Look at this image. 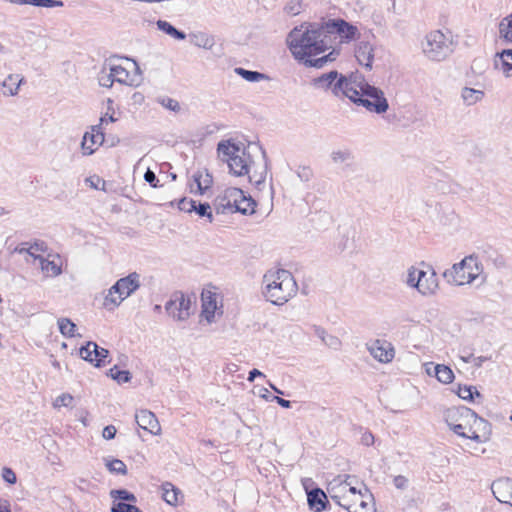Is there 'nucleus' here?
<instances>
[{"label": "nucleus", "mask_w": 512, "mask_h": 512, "mask_svg": "<svg viewBox=\"0 0 512 512\" xmlns=\"http://www.w3.org/2000/svg\"><path fill=\"white\" fill-rule=\"evenodd\" d=\"M287 44L298 60L323 53L331 48L325 23H309L306 26L295 27L288 34Z\"/></svg>", "instance_id": "obj_1"}, {"label": "nucleus", "mask_w": 512, "mask_h": 512, "mask_svg": "<svg viewBox=\"0 0 512 512\" xmlns=\"http://www.w3.org/2000/svg\"><path fill=\"white\" fill-rule=\"evenodd\" d=\"M263 295L274 305H283L296 295L298 286L286 269H271L263 276Z\"/></svg>", "instance_id": "obj_2"}, {"label": "nucleus", "mask_w": 512, "mask_h": 512, "mask_svg": "<svg viewBox=\"0 0 512 512\" xmlns=\"http://www.w3.org/2000/svg\"><path fill=\"white\" fill-rule=\"evenodd\" d=\"M219 158L228 164L230 172L238 177L245 176L252 169L253 161L241 145L231 140H222L217 145Z\"/></svg>", "instance_id": "obj_3"}, {"label": "nucleus", "mask_w": 512, "mask_h": 512, "mask_svg": "<svg viewBox=\"0 0 512 512\" xmlns=\"http://www.w3.org/2000/svg\"><path fill=\"white\" fill-rule=\"evenodd\" d=\"M140 287V275L136 272L130 273L128 276L120 278L109 289L104 299V306L113 309L121 304V302L129 297Z\"/></svg>", "instance_id": "obj_4"}, {"label": "nucleus", "mask_w": 512, "mask_h": 512, "mask_svg": "<svg viewBox=\"0 0 512 512\" xmlns=\"http://www.w3.org/2000/svg\"><path fill=\"white\" fill-rule=\"evenodd\" d=\"M483 272V265L474 254L466 256L459 263L452 266L451 271L444 273L445 277L451 275L457 285L470 284Z\"/></svg>", "instance_id": "obj_5"}, {"label": "nucleus", "mask_w": 512, "mask_h": 512, "mask_svg": "<svg viewBox=\"0 0 512 512\" xmlns=\"http://www.w3.org/2000/svg\"><path fill=\"white\" fill-rule=\"evenodd\" d=\"M423 52L433 61H442L453 52V43L441 31H433L426 37Z\"/></svg>", "instance_id": "obj_6"}, {"label": "nucleus", "mask_w": 512, "mask_h": 512, "mask_svg": "<svg viewBox=\"0 0 512 512\" xmlns=\"http://www.w3.org/2000/svg\"><path fill=\"white\" fill-rule=\"evenodd\" d=\"M326 33L331 42V48L336 43L348 42L355 38L357 27L349 24L343 19H331L325 22Z\"/></svg>", "instance_id": "obj_7"}, {"label": "nucleus", "mask_w": 512, "mask_h": 512, "mask_svg": "<svg viewBox=\"0 0 512 512\" xmlns=\"http://www.w3.org/2000/svg\"><path fill=\"white\" fill-rule=\"evenodd\" d=\"M358 101L361 106L365 107L368 111L377 114L385 113L389 108L388 101L383 91L368 83L363 84L362 100L358 99Z\"/></svg>", "instance_id": "obj_8"}, {"label": "nucleus", "mask_w": 512, "mask_h": 512, "mask_svg": "<svg viewBox=\"0 0 512 512\" xmlns=\"http://www.w3.org/2000/svg\"><path fill=\"white\" fill-rule=\"evenodd\" d=\"M471 420L474 421V425L483 427L484 430L488 427L486 420L478 417L473 410L467 407L450 408L445 412V421L449 427L459 422H470Z\"/></svg>", "instance_id": "obj_9"}, {"label": "nucleus", "mask_w": 512, "mask_h": 512, "mask_svg": "<svg viewBox=\"0 0 512 512\" xmlns=\"http://www.w3.org/2000/svg\"><path fill=\"white\" fill-rule=\"evenodd\" d=\"M133 65L135 67V73L131 74L126 68H124L121 65L111 64L109 62L108 70L111 71V75L114 78L115 82H118L120 84H125L128 86H138L141 82V70L136 63V61H133Z\"/></svg>", "instance_id": "obj_10"}, {"label": "nucleus", "mask_w": 512, "mask_h": 512, "mask_svg": "<svg viewBox=\"0 0 512 512\" xmlns=\"http://www.w3.org/2000/svg\"><path fill=\"white\" fill-rule=\"evenodd\" d=\"M343 76L344 75L339 74L336 70H332L314 78L312 85L317 89L331 90L333 95L338 96L339 91H341Z\"/></svg>", "instance_id": "obj_11"}, {"label": "nucleus", "mask_w": 512, "mask_h": 512, "mask_svg": "<svg viewBox=\"0 0 512 512\" xmlns=\"http://www.w3.org/2000/svg\"><path fill=\"white\" fill-rule=\"evenodd\" d=\"M242 195V190L236 187L225 189L223 195L218 196L214 201V208L217 214L234 212L237 198Z\"/></svg>", "instance_id": "obj_12"}, {"label": "nucleus", "mask_w": 512, "mask_h": 512, "mask_svg": "<svg viewBox=\"0 0 512 512\" xmlns=\"http://www.w3.org/2000/svg\"><path fill=\"white\" fill-rule=\"evenodd\" d=\"M491 490L494 497L501 503L512 506V479L508 477L499 478L492 482Z\"/></svg>", "instance_id": "obj_13"}, {"label": "nucleus", "mask_w": 512, "mask_h": 512, "mask_svg": "<svg viewBox=\"0 0 512 512\" xmlns=\"http://www.w3.org/2000/svg\"><path fill=\"white\" fill-rule=\"evenodd\" d=\"M417 290L424 296L432 295L438 288L437 274L433 269L429 271L421 270L417 276Z\"/></svg>", "instance_id": "obj_14"}, {"label": "nucleus", "mask_w": 512, "mask_h": 512, "mask_svg": "<svg viewBox=\"0 0 512 512\" xmlns=\"http://www.w3.org/2000/svg\"><path fill=\"white\" fill-rule=\"evenodd\" d=\"M136 423L140 428L150 432L153 435L161 433V426L155 414L147 409H142L135 414Z\"/></svg>", "instance_id": "obj_15"}, {"label": "nucleus", "mask_w": 512, "mask_h": 512, "mask_svg": "<svg viewBox=\"0 0 512 512\" xmlns=\"http://www.w3.org/2000/svg\"><path fill=\"white\" fill-rule=\"evenodd\" d=\"M104 142V132L100 130V126H92L91 132H86L81 142V149L84 155H91L95 152L96 147Z\"/></svg>", "instance_id": "obj_16"}, {"label": "nucleus", "mask_w": 512, "mask_h": 512, "mask_svg": "<svg viewBox=\"0 0 512 512\" xmlns=\"http://www.w3.org/2000/svg\"><path fill=\"white\" fill-rule=\"evenodd\" d=\"M355 57L357 58L360 65L367 69H372V63L374 59V48L368 41H361L358 43L355 49Z\"/></svg>", "instance_id": "obj_17"}, {"label": "nucleus", "mask_w": 512, "mask_h": 512, "mask_svg": "<svg viewBox=\"0 0 512 512\" xmlns=\"http://www.w3.org/2000/svg\"><path fill=\"white\" fill-rule=\"evenodd\" d=\"M481 427L477 425L470 424V422H459L450 426V429L463 438H468L476 442H483L482 436L478 434L477 430Z\"/></svg>", "instance_id": "obj_18"}, {"label": "nucleus", "mask_w": 512, "mask_h": 512, "mask_svg": "<svg viewBox=\"0 0 512 512\" xmlns=\"http://www.w3.org/2000/svg\"><path fill=\"white\" fill-rule=\"evenodd\" d=\"M363 95V85L360 87V90H357L353 83L346 77L343 76V83L341 87V91H339V94L337 97H347L350 99L354 104L360 105L359 100H362Z\"/></svg>", "instance_id": "obj_19"}, {"label": "nucleus", "mask_w": 512, "mask_h": 512, "mask_svg": "<svg viewBox=\"0 0 512 512\" xmlns=\"http://www.w3.org/2000/svg\"><path fill=\"white\" fill-rule=\"evenodd\" d=\"M494 65L501 70L506 77L512 76V49H504L496 54Z\"/></svg>", "instance_id": "obj_20"}, {"label": "nucleus", "mask_w": 512, "mask_h": 512, "mask_svg": "<svg viewBox=\"0 0 512 512\" xmlns=\"http://www.w3.org/2000/svg\"><path fill=\"white\" fill-rule=\"evenodd\" d=\"M308 504L311 509L320 512L325 509L327 496L320 488H314L307 494Z\"/></svg>", "instance_id": "obj_21"}, {"label": "nucleus", "mask_w": 512, "mask_h": 512, "mask_svg": "<svg viewBox=\"0 0 512 512\" xmlns=\"http://www.w3.org/2000/svg\"><path fill=\"white\" fill-rule=\"evenodd\" d=\"M34 260L39 262L40 269L46 277H56L62 272L61 267L53 260L41 255L34 256Z\"/></svg>", "instance_id": "obj_22"}, {"label": "nucleus", "mask_w": 512, "mask_h": 512, "mask_svg": "<svg viewBox=\"0 0 512 512\" xmlns=\"http://www.w3.org/2000/svg\"><path fill=\"white\" fill-rule=\"evenodd\" d=\"M202 308L205 318L210 322L214 318L217 308L215 294L210 291L202 292Z\"/></svg>", "instance_id": "obj_23"}, {"label": "nucleus", "mask_w": 512, "mask_h": 512, "mask_svg": "<svg viewBox=\"0 0 512 512\" xmlns=\"http://www.w3.org/2000/svg\"><path fill=\"white\" fill-rule=\"evenodd\" d=\"M262 154L263 158V165L260 167V170H254L251 172V169L249 170V173H247L245 176L248 177V180L250 183L255 184L256 186H259L265 182L266 175H267V159H266V153L262 148H259Z\"/></svg>", "instance_id": "obj_24"}, {"label": "nucleus", "mask_w": 512, "mask_h": 512, "mask_svg": "<svg viewBox=\"0 0 512 512\" xmlns=\"http://www.w3.org/2000/svg\"><path fill=\"white\" fill-rule=\"evenodd\" d=\"M256 202L250 197L246 196L242 191V195L237 198L234 206V212H239L243 215L253 214L255 212Z\"/></svg>", "instance_id": "obj_25"}, {"label": "nucleus", "mask_w": 512, "mask_h": 512, "mask_svg": "<svg viewBox=\"0 0 512 512\" xmlns=\"http://www.w3.org/2000/svg\"><path fill=\"white\" fill-rule=\"evenodd\" d=\"M331 49L332 51L325 56L316 59H311L310 57H307L305 59H302L301 61L307 67L322 68L327 62L334 61L336 59V56L339 54V51H337L335 47Z\"/></svg>", "instance_id": "obj_26"}, {"label": "nucleus", "mask_w": 512, "mask_h": 512, "mask_svg": "<svg viewBox=\"0 0 512 512\" xmlns=\"http://www.w3.org/2000/svg\"><path fill=\"white\" fill-rule=\"evenodd\" d=\"M432 369L439 382L449 384L454 380V373L450 367L444 364H437Z\"/></svg>", "instance_id": "obj_27"}, {"label": "nucleus", "mask_w": 512, "mask_h": 512, "mask_svg": "<svg viewBox=\"0 0 512 512\" xmlns=\"http://www.w3.org/2000/svg\"><path fill=\"white\" fill-rule=\"evenodd\" d=\"M313 328L315 335L319 337L325 345L335 350L339 349L341 341L338 337L327 334L325 329L320 326H314Z\"/></svg>", "instance_id": "obj_28"}, {"label": "nucleus", "mask_w": 512, "mask_h": 512, "mask_svg": "<svg viewBox=\"0 0 512 512\" xmlns=\"http://www.w3.org/2000/svg\"><path fill=\"white\" fill-rule=\"evenodd\" d=\"M234 72L248 82H259V81H263V80H270V77L267 74H264V73H261L258 71L247 70L242 67H236L234 69Z\"/></svg>", "instance_id": "obj_29"}, {"label": "nucleus", "mask_w": 512, "mask_h": 512, "mask_svg": "<svg viewBox=\"0 0 512 512\" xmlns=\"http://www.w3.org/2000/svg\"><path fill=\"white\" fill-rule=\"evenodd\" d=\"M483 97L484 92L478 89L465 87L461 92V98L463 102L468 106L476 104L477 102L481 101Z\"/></svg>", "instance_id": "obj_30"}, {"label": "nucleus", "mask_w": 512, "mask_h": 512, "mask_svg": "<svg viewBox=\"0 0 512 512\" xmlns=\"http://www.w3.org/2000/svg\"><path fill=\"white\" fill-rule=\"evenodd\" d=\"M22 81L23 79L19 78V75H9L7 79L1 83V86L7 89L3 91V94L10 96L16 95Z\"/></svg>", "instance_id": "obj_31"}, {"label": "nucleus", "mask_w": 512, "mask_h": 512, "mask_svg": "<svg viewBox=\"0 0 512 512\" xmlns=\"http://www.w3.org/2000/svg\"><path fill=\"white\" fill-rule=\"evenodd\" d=\"M194 182L197 185V192L203 195L212 184V176L206 171L203 175L202 172L198 171L193 175Z\"/></svg>", "instance_id": "obj_32"}, {"label": "nucleus", "mask_w": 512, "mask_h": 512, "mask_svg": "<svg viewBox=\"0 0 512 512\" xmlns=\"http://www.w3.org/2000/svg\"><path fill=\"white\" fill-rule=\"evenodd\" d=\"M190 37L193 45L204 49H211L215 44L214 38L204 32L191 34Z\"/></svg>", "instance_id": "obj_33"}, {"label": "nucleus", "mask_w": 512, "mask_h": 512, "mask_svg": "<svg viewBox=\"0 0 512 512\" xmlns=\"http://www.w3.org/2000/svg\"><path fill=\"white\" fill-rule=\"evenodd\" d=\"M179 490L170 482L162 484V498L170 505H176L178 502Z\"/></svg>", "instance_id": "obj_34"}, {"label": "nucleus", "mask_w": 512, "mask_h": 512, "mask_svg": "<svg viewBox=\"0 0 512 512\" xmlns=\"http://www.w3.org/2000/svg\"><path fill=\"white\" fill-rule=\"evenodd\" d=\"M156 25L159 30L177 40H184L186 38V34L183 31L178 30L172 24L165 20H158Z\"/></svg>", "instance_id": "obj_35"}, {"label": "nucleus", "mask_w": 512, "mask_h": 512, "mask_svg": "<svg viewBox=\"0 0 512 512\" xmlns=\"http://www.w3.org/2000/svg\"><path fill=\"white\" fill-rule=\"evenodd\" d=\"M371 353L380 362H389L394 357V350L391 347L376 346L371 349Z\"/></svg>", "instance_id": "obj_36"}, {"label": "nucleus", "mask_w": 512, "mask_h": 512, "mask_svg": "<svg viewBox=\"0 0 512 512\" xmlns=\"http://www.w3.org/2000/svg\"><path fill=\"white\" fill-rule=\"evenodd\" d=\"M179 299H182V292H175L172 294L171 298L165 304L166 312L177 320V314L180 313V308L178 306Z\"/></svg>", "instance_id": "obj_37"}, {"label": "nucleus", "mask_w": 512, "mask_h": 512, "mask_svg": "<svg viewBox=\"0 0 512 512\" xmlns=\"http://www.w3.org/2000/svg\"><path fill=\"white\" fill-rule=\"evenodd\" d=\"M499 33L505 41L512 42V13L501 20Z\"/></svg>", "instance_id": "obj_38"}, {"label": "nucleus", "mask_w": 512, "mask_h": 512, "mask_svg": "<svg viewBox=\"0 0 512 512\" xmlns=\"http://www.w3.org/2000/svg\"><path fill=\"white\" fill-rule=\"evenodd\" d=\"M58 327L60 333L67 338H72L75 336L76 325L69 318H59Z\"/></svg>", "instance_id": "obj_39"}, {"label": "nucleus", "mask_w": 512, "mask_h": 512, "mask_svg": "<svg viewBox=\"0 0 512 512\" xmlns=\"http://www.w3.org/2000/svg\"><path fill=\"white\" fill-rule=\"evenodd\" d=\"M355 478H356L355 476H351V475H348V474L338 475L336 478H334L329 483V488H328L329 493L334 491L336 487L352 486L353 483H354Z\"/></svg>", "instance_id": "obj_40"}, {"label": "nucleus", "mask_w": 512, "mask_h": 512, "mask_svg": "<svg viewBox=\"0 0 512 512\" xmlns=\"http://www.w3.org/2000/svg\"><path fill=\"white\" fill-rule=\"evenodd\" d=\"M330 156L334 164L348 163L354 159V156L349 149L334 150L331 152Z\"/></svg>", "instance_id": "obj_41"}, {"label": "nucleus", "mask_w": 512, "mask_h": 512, "mask_svg": "<svg viewBox=\"0 0 512 512\" xmlns=\"http://www.w3.org/2000/svg\"><path fill=\"white\" fill-rule=\"evenodd\" d=\"M178 306L180 308V313L177 314V320L183 321L187 319L191 314L192 301L190 297H186L182 293V299H179Z\"/></svg>", "instance_id": "obj_42"}, {"label": "nucleus", "mask_w": 512, "mask_h": 512, "mask_svg": "<svg viewBox=\"0 0 512 512\" xmlns=\"http://www.w3.org/2000/svg\"><path fill=\"white\" fill-rule=\"evenodd\" d=\"M92 363L95 367H102L106 363V358L109 356V351L103 347H100L95 343L93 350Z\"/></svg>", "instance_id": "obj_43"}, {"label": "nucleus", "mask_w": 512, "mask_h": 512, "mask_svg": "<svg viewBox=\"0 0 512 512\" xmlns=\"http://www.w3.org/2000/svg\"><path fill=\"white\" fill-rule=\"evenodd\" d=\"M457 395L463 399L468 401H473L476 398H482V395L477 391L474 386H459Z\"/></svg>", "instance_id": "obj_44"}, {"label": "nucleus", "mask_w": 512, "mask_h": 512, "mask_svg": "<svg viewBox=\"0 0 512 512\" xmlns=\"http://www.w3.org/2000/svg\"><path fill=\"white\" fill-rule=\"evenodd\" d=\"M105 466L111 473L120 474V475L127 474V467H126L125 463L120 459L106 460Z\"/></svg>", "instance_id": "obj_45"}, {"label": "nucleus", "mask_w": 512, "mask_h": 512, "mask_svg": "<svg viewBox=\"0 0 512 512\" xmlns=\"http://www.w3.org/2000/svg\"><path fill=\"white\" fill-rule=\"evenodd\" d=\"M108 375L118 383H127L131 380V373L128 370H120L117 366L112 367Z\"/></svg>", "instance_id": "obj_46"}, {"label": "nucleus", "mask_w": 512, "mask_h": 512, "mask_svg": "<svg viewBox=\"0 0 512 512\" xmlns=\"http://www.w3.org/2000/svg\"><path fill=\"white\" fill-rule=\"evenodd\" d=\"M110 497L115 500L136 502V496L126 489H113L110 491Z\"/></svg>", "instance_id": "obj_47"}, {"label": "nucleus", "mask_w": 512, "mask_h": 512, "mask_svg": "<svg viewBox=\"0 0 512 512\" xmlns=\"http://www.w3.org/2000/svg\"><path fill=\"white\" fill-rule=\"evenodd\" d=\"M107 65L105 64L102 70L98 74V83L102 87L110 88L112 87L114 81L113 76L111 75V71H107Z\"/></svg>", "instance_id": "obj_48"}, {"label": "nucleus", "mask_w": 512, "mask_h": 512, "mask_svg": "<svg viewBox=\"0 0 512 512\" xmlns=\"http://www.w3.org/2000/svg\"><path fill=\"white\" fill-rule=\"evenodd\" d=\"M194 212H196V214H198L200 217H206L209 222H213V214H212V211H211V206L209 203L207 202H204V203H195V209L193 210Z\"/></svg>", "instance_id": "obj_49"}, {"label": "nucleus", "mask_w": 512, "mask_h": 512, "mask_svg": "<svg viewBox=\"0 0 512 512\" xmlns=\"http://www.w3.org/2000/svg\"><path fill=\"white\" fill-rule=\"evenodd\" d=\"M303 7L301 0H289L284 7V11L288 15L296 16L302 12Z\"/></svg>", "instance_id": "obj_50"}, {"label": "nucleus", "mask_w": 512, "mask_h": 512, "mask_svg": "<svg viewBox=\"0 0 512 512\" xmlns=\"http://www.w3.org/2000/svg\"><path fill=\"white\" fill-rule=\"evenodd\" d=\"M95 342L88 341L86 345L82 346L79 350V354L81 358L85 361L92 363L93 350H94Z\"/></svg>", "instance_id": "obj_51"}, {"label": "nucleus", "mask_w": 512, "mask_h": 512, "mask_svg": "<svg viewBox=\"0 0 512 512\" xmlns=\"http://www.w3.org/2000/svg\"><path fill=\"white\" fill-rule=\"evenodd\" d=\"M111 512H142L137 506L124 503V502H118L113 504L111 507Z\"/></svg>", "instance_id": "obj_52"}, {"label": "nucleus", "mask_w": 512, "mask_h": 512, "mask_svg": "<svg viewBox=\"0 0 512 512\" xmlns=\"http://www.w3.org/2000/svg\"><path fill=\"white\" fill-rule=\"evenodd\" d=\"M296 174L302 182H309L314 176L313 170L309 166H299Z\"/></svg>", "instance_id": "obj_53"}, {"label": "nucleus", "mask_w": 512, "mask_h": 512, "mask_svg": "<svg viewBox=\"0 0 512 512\" xmlns=\"http://www.w3.org/2000/svg\"><path fill=\"white\" fill-rule=\"evenodd\" d=\"M159 103L165 107L168 110H171L173 112H179L180 111V104L177 100L169 98V97H163L159 100Z\"/></svg>", "instance_id": "obj_54"}, {"label": "nucleus", "mask_w": 512, "mask_h": 512, "mask_svg": "<svg viewBox=\"0 0 512 512\" xmlns=\"http://www.w3.org/2000/svg\"><path fill=\"white\" fill-rule=\"evenodd\" d=\"M420 271L421 270L416 269L415 267H411V268L408 269L406 284L409 287L417 289L418 284H416V282H417V276H418Z\"/></svg>", "instance_id": "obj_55"}, {"label": "nucleus", "mask_w": 512, "mask_h": 512, "mask_svg": "<svg viewBox=\"0 0 512 512\" xmlns=\"http://www.w3.org/2000/svg\"><path fill=\"white\" fill-rule=\"evenodd\" d=\"M73 396L68 394V393H64L60 396H58L54 402V406L55 407H69L72 405V402H73Z\"/></svg>", "instance_id": "obj_56"}, {"label": "nucleus", "mask_w": 512, "mask_h": 512, "mask_svg": "<svg viewBox=\"0 0 512 512\" xmlns=\"http://www.w3.org/2000/svg\"><path fill=\"white\" fill-rule=\"evenodd\" d=\"M195 200L183 198L178 203V208L181 211L191 213L195 209Z\"/></svg>", "instance_id": "obj_57"}, {"label": "nucleus", "mask_w": 512, "mask_h": 512, "mask_svg": "<svg viewBox=\"0 0 512 512\" xmlns=\"http://www.w3.org/2000/svg\"><path fill=\"white\" fill-rule=\"evenodd\" d=\"M2 478L5 482H7L11 485L15 484L17 481L15 472L9 467H4L2 469Z\"/></svg>", "instance_id": "obj_58"}, {"label": "nucleus", "mask_w": 512, "mask_h": 512, "mask_svg": "<svg viewBox=\"0 0 512 512\" xmlns=\"http://www.w3.org/2000/svg\"><path fill=\"white\" fill-rule=\"evenodd\" d=\"M144 180L154 188L159 187V179L157 178L156 174L149 168L144 174Z\"/></svg>", "instance_id": "obj_59"}, {"label": "nucleus", "mask_w": 512, "mask_h": 512, "mask_svg": "<svg viewBox=\"0 0 512 512\" xmlns=\"http://www.w3.org/2000/svg\"><path fill=\"white\" fill-rule=\"evenodd\" d=\"M408 479L403 475L395 476L393 483L397 489L405 490L408 487Z\"/></svg>", "instance_id": "obj_60"}, {"label": "nucleus", "mask_w": 512, "mask_h": 512, "mask_svg": "<svg viewBox=\"0 0 512 512\" xmlns=\"http://www.w3.org/2000/svg\"><path fill=\"white\" fill-rule=\"evenodd\" d=\"M116 428L113 425L106 426L102 431V436L104 439L111 440L115 437Z\"/></svg>", "instance_id": "obj_61"}, {"label": "nucleus", "mask_w": 512, "mask_h": 512, "mask_svg": "<svg viewBox=\"0 0 512 512\" xmlns=\"http://www.w3.org/2000/svg\"><path fill=\"white\" fill-rule=\"evenodd\" d=\"M116 121H117V119L113 115L105 114L104 116H102L100 118V122L96 126H100V130L103 131V126L104 125H106L108 123H113V122H116Z\"/></svg>", "instance_id": "obj_62"}, {"label": "nucleus", "mask_w": 512, "mask_h": 512, "mask_svg": "<svg viewBox=\"0 0 512 512\" xmlns=\"http://www.w3.org/2000/svg\"><path fill=\"white\" fill-rule=\"evenodd\" d=\"M361 443L370 446L374 443V436L370 432H365L361 437Z\"/></svg>", "instance_id": "obj_63"}, {"label": "nucleus", "mask_w": 512, "mask_h": 512, "mask_svg": "<svg viewBox=\"0 0 512 512\" xmlns=\"http://www.w3.org/2000/svg\"><path fill=\"white\" fill-rule=\"evenodd\" d=\"M358 494L361 496L362 499H369L371 502H373L374 500L372 493L365 485L363 489H359Z\"/></svg>", "instance_id": "obj_64"}]
</instances>
